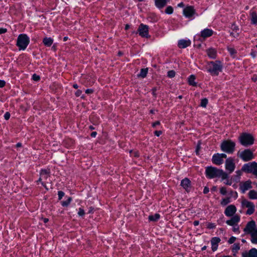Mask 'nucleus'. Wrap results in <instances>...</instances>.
<instances>
[{
  "label": "nucleus",
  "instance_id": "obj_1",
  "mask_svg": "<svg viewBox=\"0 0 257 257\" xmlns=\"http://www.w3.org/2000/svg\"><path fill=\"white\" fill-rule=\"evenodd\" d=\"M206 174L209 178L221 177L222 180L228 178V174L222 170L218 169L213 167H208L206 169Z\"/></svg>",
  "mask_w": 257,
  "mask_h": 257
},
{
  "label": "nucleus",
  "instance_id": "obj_2",
  "mask_svg": "<svg viewBox=\"0 0 257 257\" xmlns=\"http://www.w3.org/2000/svg\"><path fill=\"white\" fill-rule=\"evenodd\" d=\"M208 71L212 75H218L222 70V65L220 61L210 62L208 63Z\"/></svg>",
  "mask_w": 257,
  "mask_h": 257
},
{
  "label": "nucleus",
  "instance_id": "obj_3",
  "mask_svg": "<svg viewBox=\"0 0 257 257\" xmlns=\"http://www.w3.org/2000/svg\"><path fill=\"white\" fill-rule=\"evenodd\" d=\"M29 42V38L26 34H21L18 37L17 45L20 50H24L28 45Z\"/></svg>",
  "mask_w": 257,
  "mask_h": 257
},
{
  "label": "nucleus",
  "instance_id": "obj_4",
  "mask_svg": "<svg viewBox=\"0 0 257 257\" xmlns=\"http://www.w3.org/2000/svg\"><path fill=\"white\" fill-rule=\"evenodd\" d=\"M239 141L241 145L247 146L253 144L254 139L252 136L249 134H242L239 138Z\"/></svg>",
  "mask_w": 257,
  "mask_h": 257
},
{
  "label": "nucleus",
  "instance_id": "obj_5",
  "mask_svg": "<svg viewBox=\"0 0 257 257\" xmlns=\"http://www.w3.org/2000/svg\"><path fill=\"white\" fill-rule=\"evenodd\" d=\"M221 149L227 153H232L234 151L235 143L230 140L224 141L221 144Z\"/></svg>",
  "mask_w": 257,
  "mask_h": 257
},
{
  "label": "nucleus",
  "instance_id": "obj_6",
  "mask_svg": "<svg viewBox=\"0 0 257 257\" xmlns=\"http://www.w3.org/2000/svg\"><path fill=\"white\" fill-rule=\"evenodd\" d=\"M242 170L247 173H251L257 176V163L254 162L245 164L242 167Z\"/></svg>",
  "mask_w": 257,
  "mask_h": 257
},
{
  "label": "nucleus",
  "instance_id": "obj_7",
  "mask_svg": "<svg viewBox=\"0 0 257 257\" xmlns=\"http://www.w3.org/2000/svg\"><path fill=\"white\" fill-rule=\"evenodd\" d=\"M241 205L243 207L247 208L248 209L246 212L247 214L251 215L254 211V205L251 202L246 199H243L241 202Z\"/></svg>",
  "mask_w": 257,
  "mask_h": 257
},
{
  "label": "nucleus",
  "instance_id": "obj_8",
  "mask_svg": "<svg viewBox=\"0 0 257 257\" xmlns=\"http://www.w3.org/2000/svg\"><path fill=\"white\" fill-rule=\"evenodd\" d=\"M139 35L144 38H149L150 36L149 34V27L147 25L141 24L138 29Z\"/></svg>",
  "mask_w": 257,
  "mask_h": 257
},
{
  "label": "nucleus",
  "instance_id": "obj_9",
  "mask_svg": "<svg viewBox=\"0 0 257 257\" xmlns=\"http://www.w3.org/2000/svg\"><path fill=\"white\" fill-rule=\"evenodd\" d=\"M238 156L244 161H248L253 158L252 152L249 149L245 150L241 152Z\"/></svg>",
  "mask_w": 257,
  "mask_h": 257
},
{
  "label": "nucleus",
  "instance_id": "obj_10",
  "mask_svg": "<svg viewBox=\"0 0 257 257\" xmlns=\"http://www.w3.org/2000/svg\"><path fill=\"white\" fill-rule=\"evenodd\" d=\"M235 165L234 160L231 158L227 159L225 161V169L229 173H231L235 169Z\"/></svg>",
  "mask_w": 257,
  "mask_h": 257
},
{
  "label": "nucleus",
  "instance_id": "obj_11",
  "mask_svg": "<svg viewBox=\"0 0 257 257\" xmlns=\"http://www.w3.org/2000/svg\"><path fill=\"white\" fill-rule=\"evenodd\" d=\"M50 170H42L40 172V177L37 182H41L42 185L46 188L45 183L42 182V179L47 180L50 176Z\"/></svg>",
  "mask_w": 257,
  "mask_h": 257
},
{
  "label": "nucleus",
  "instance_id": "obj_12",
  "mask_svg": "<svg viewBox=\"0 0 257 257\" xmlns=\"http://www.w3.org/2000/svg\"><path fill=\"white\" fill-rule=\"evenodd\" d=\"M255 226V222L254 220L250 221L247 223L243 230L244 232L251 234L256 229Z\"/></svg>",
  "mask_w": 257,
  "mask_h": 257
},
{
  "label": "nucleus",
  "instance_id": "obj_13",
  "mask_svg": "<svg viewBox=\"0 0 257 257\" xmlns=\"http://www.w3.org/2000/svg\"><path fill=\"white\" fill-rule=\"evenodd\" d=\"M239 188L241 192L244 193L245 191L250 188H251V182L247 180L244 182H241L239 183Z\"/></svg>",
  "mask_w": 257,
  "mask_h": 257
},
{
  "label": "nucleus",
  "instance_id": "obj_14",
  "mask_svg": "<svg viewBox=\"0 0 257 257\" xmlns=\"http://www.w3.org/2000/svg\"><path fill=\"white\" fill-rule=\"evenodd\" d=\"M236 211V208L233 205H230L228 206L224 211L226 216L230 217L232 216Z\"/></svg>",
  "mask_w": 257,
  "mask_h": 257
},
{
  "label": "nucleus",
  "instance_id": "obj_15",
  "mask_svg": "<svg viewBox=\"0 0 257 257\" xmlns=\"http://www.w3.org/2000/svg\"><path fill=\"white\" fill-rule=\"evenodd\" d=\"M242 257H257V249L252 248L248 251H244L242 253Z\"/></svg>",
  "mask_w": 257,
  "mask_h": 257
},
{
  "label": "nucleus",
  "instance_id": "obj_16",
  "mask_svg": "<svg viewBox=\"0 0 257 257\" xmlns=\"http://www.w3.org/2000/svg\"><path fill=\"white\" fill-rule=\"evenodd\" d=\"M195 12V11L193 7L188 6L184 9L183 14L185 17L190 18L194 14Z\"/></svg>",
  "mask_w": 257,
  "mask_h": 257
},
{
  "label": "nucleus",
  "instance_id": "obj_17",
  "mask_svg": "<svg viewBox=\"0 0 257 257\" xmlns=\"http://www.w3.org/2000/svg\"><path fill=\"white\" fill-rule=\"evenodd\" d=\"M181 186L186 191L189 192L191 188V181L188 178H185L181 181Z\"/></svg>",
  "mask_w": 257,
  "mask_h": 257
},
{
  "label": "nucleus",
  "instance_id": "obj_18",
  "mask_svg": "<svg viewBox=\"0 0 257 257\" xmlns=\"http://www.w3.org/2000/svg\"><path fill=\"white\" fill-rule=\"evenodd\" d=\"M240 220V217L238 215H235L232 217V218L226 221V223L230 226H234L237 225L238 222Z\"/></svg>",
  "mask_w": 257,
  "mask_h": 257
},
{
  "label": "nucleus",
  "instance_id": "obj_19",
  "mask_svg": "<svg viewBox=\"0 0 257 257\" xmlns=\"http://www.w3.org/2000/svg\"><path fill=\"white\" fill-rule=\"evenodd\" d=\"M207 56L211 59H215L217 57V50L213 48H210L206 50Z\"/></svg>",
  "mask_w": 257,
  "mask_h": 257
},
{
  "label": "nucleus",
  "instance_id": "obj_20",
  "mask_svg": "<svg viewBox=\"0 0 257 257\" xmlns=\"http://www.w3.org/2000/svg\"><path fill=\"white\" fill-rule=\"evenodd\" d=\"M213 34V31L209 29H205L201 32L200 36L204 39L211 36Z\"/></svg>",
  "mask_w": 257,
  "mask_h": 257
},
{
  "label": "nucleus",
  "instance_id": "obj_21",
  "mask_svg": "<svg viewBox=\"0 0 257 257\" xmlns=\"http://www.w3.org/2000/svg\"><path fill=\"white\" fill-rule=\"evenodd\" d=\"M212 160L214 164L217 165H220L223 162V160L221 159L219 154H216L213 155Z\"/></svg>",
  "mask_w": 257,
  "mask_h": 257
},
{
  "label": "nucleus",
  "instance_id": "obj_22",
  "mask_svg": "<svg viewBox=\"0 0 257 257\" xmlns=\"http://www.w3.org/2000/svg\"><path fill=\"white\" fill-rule=\"evenodd\" d=\"M191 44V41L189 40H181L178 42V47L180 48H185Z\"/></svg>",
  "mask_w": 257,
  "mask_h": 257
},
{
  "label": "nucleus",
  "instance_id": "obj_23",
  "mask_svg": "<svg viewBox=\"0 0 257 257\" xmlns=\"http://www.w3.org/2000/svg\"><path fill=\"white\" fill-rule=\"evenodd\" d=\"M220 239L218 237H213L212 238L211 242L212 245V249L213 251H215L218 247V243L220 242Z\"/></svg>",
  "mask_w": 257,
  "mask_h": 257
},
{
  "label": "nucleus",
  "instance_id": "obj_24",
  "mask_svg": "<svg viewBox=\"0 0 257 257\" xmlns=\"http://www.w3.org/2000/svg\"><path fill=\"white\" fill-rule=\"evenodd\" d=\"M170 0H155V5L157 8L162 9L165 7L167 3Z\"/></svg>",
  "mask_w": 257,
  "mask_h": 257
},
{
  "label": "nucleus",
  "instance_id": "obj_25",
  "mask_svg": "<svg viewBox=\"0 0 257 257\" xmlns=\"http://www.w3.org/2000/svg\"><path fill=\"white\" fill-rule=\"evenodd\" d=\"M250 241L253 244H257V229L254 230L250 234Z\"/></svg>",
  "mask_w": 257,
  "mask_h": 257
},
{
  "label": "nucleus",
  "instance_id": "obj_26",
  "mask_svg": "<svg viewBox=\"0 0 257 257\" xmlns=\"http://www.w3.org/2000/svg\"><path fill=\"white\" fill-rule=\"evenodd\" d=\"M232 29L233 32L232 33H231L230 35L234 38L238 37L239 36V33H238L239 28H238V27L235 25H233L232 26Z\"/></svg>",
  "mask_w": 257,
  "mask_h": 257
},
{
  "label": "nucleus",
  "instance_id": "obj_27",
  "mask_svg": "<svg viewBox=\"0 0 257 257\" xmlns=\"http://www.w3.org/2000/svg\"><path fill=\"white\" fill-rule=\"evenodd\" d=\"M43 42L46 46L50 47L53 44V40L51 38L45 37L43 39Z\"/></svg>",
  "mask_w": 257,
  "mask_h": 257
},
{
  "label": "nucleus",
  "instance_id": "obj_28",
  "mask_svg": "<svg viewBox=\"0 0 257 257\" xmlns=\"http://www.w3.org/2000/svg\"><path fill=\"white\" fill-rule=\"evenodd\" d=\"M148 72V68H143L141 70L140 74H138V77L144 78L146 77Z\"/></svg>",
  "mask_w": 257,
  "mask_h": 257
},
{
  "label": "nucleus",
  "instance_id": "obj_29",
  "mask_svg": "<svg viewBox=\"0 0 257 257\" xmlns=\"http://www.w3.org/2000/svg\"><path fill=\"white\" fill-rule=\"evenodd\" d=\"M248 197L251 199H257V192L255 190H250L248 194Z\"/></svg>",
  "mask_w": 257,
  "mask_h": 257
},
{
  "label": "nucleus",
  "instance_id": "obj_30",
  "mask_svg": "<svg viewBox=\"0 0 257 257\" xmlns=\"http://www.w3.org/2000/svg\"><path fill=\"white\" fill-rule=\"evenodd\" d=\"M195 77L193 75H191L189 78H188V82L190 85H192L193 86H196V83L195 81Z\"/></svg>",
  "mask_w": 257,
  "mask_h": 257
},
{
  "label": "nucleus",
  "instance_id": "obj_31",
  "mask_svg": "<svg viewBox=\"0 0 257 257\" xmlns=\"http://www.w3.org/2000/svg\"><path fill=\"white\" fill-rule=\"evenodd\" d=\"M160 218V215L159 214H155L154 215H150L149 216V219L150 221H156Z\"/></svg>",
  "mask_w": 257,
  "mask_h": 257
},
{
  "label": "nucleus",
  "instance_id": "obj_32",
  "mask_svg": "<svg viewBox=\"0 0 257 257\" xmlns=\"http://www.w3.org/2000/svg\"><path fill=\"white\" fill-rule=\"evenodd\" d=\"M251 22L253 24L257 23V14L255 12H252L251 14Z\"/></svg>",
  "mask_w": 257,
  "mask_h": 257
},
{
  "label": "nucleus",
  "instance_id": "obj_33",
  "mask_svg": "<svg viewBox=\"0 0 257 257\" xmlns=\"http://www.w3.org/2000/svg\"><path fill=\"white\" fill-rule=\"evenodd\" d=\"M227 50L229 52L231 56L234 57L236 53V51L232 47H228Z\"/></svg>",
  "mask_w": 257,
  "mask_h": 257
},
{
  "label": "nucleus",
  "instance_id": "obj_34",
  "mask_svg": "<svg viewBox=\"0 0 257 257\" xmlns=\"http://www.w3.org/2000/svg\"><path fill=\"white\" fill-rule=\"evenodd\" d=\"M71 200H72L71 197H68V198L67 199V200L64 201H62L61 202L62 205L63 206H68V205L71 202Z\"/></svg>",
  "mask_w": 257,
  "mask_h": 257
},
{
  "label": "nucleus",
  "instance_id": "obj_35",
  "mask_svg": "<svg viewBox=\"0 0 257 257\" xmlns=\"http://www.w3.org/2000/svg\"><path fill=\"white\" fill-rule=\"evenodd\" d=\"M229 202H230V198H226L223 199L222 200V201H221L220 203L222 206H225L227 204H228Z\"/></svg>",
  "mask_w": 257,
  "mask_h": 257
},
{
  "label": "nucleus",
  "instance_id": "obj_36",
  "mask_svg": "<svg viewBox=\"0 0 257 257\" xmlns=\"http://www.w3.org/2000/svg\"><path fill=\"white\" fill-rule=\"evenodd\" d=\"M208 102V99L206 98L202 99L201 101L200 106L203 107H206Z\"/></svg>",
  "mask_w": 257,
  "mask_h": 257
},
{
  "label": "nucleus",
  "instance_id": "obj_37",
  "mask_svg": "<svg viewBox=\"0 0 257 257\" xmlns=\"http://www.w3.org/2000/svg\"><path fill=\"white\" fill-rule=\"evenodd\" d=\"M240 248L239 243H234L232 246V251L233 252H237Z\"/></svg>",
  "mask_w": 257,
  "mask_h": 257
},
{
  "label": "nucleus",
  "instance_id": "obj_38",
  "mask_svg": "<svg viewBox=\"0 0 257 257\" xmlns=\"http://www.w3.org/2000/svg\"><path fill=\"white\" fill-rule=\"evenodd\" d=\"M173 12V9L171 6H168L165 10V13L167 14H171Z\"/></svg>",
  "mask_w": 257,
  "mask_h": 257
},
{
  "label": "nucleus",
  "instance_id": "obj_39",
  "mask_svg": "<svg viewBox=\"0 0 257 257\" xmlns=\"http://www.w3.org/2000/svg\"><path fill=\"white\" fill-rule=\"evenodd\" d=\"M176 73L174 70H170L168 72L167 76L170 78H173L175 77Z\"/></svg>",
  "mask_w": 257,
  "mask_h": 257
},
{
  "label": "nucleus",
  "instance_id": "obj_40",
  "mask_svg": "<svg viewBox=\"0 0 257 257\" xmlns=\"http://www.w3.org/2000/svg\"><path fill=\"white\" fill-rule=\"evenodd\" d=\"M220 192L222 195H225L227 193L226 189L224 187H222L220 189Z\"/></svg>",
  "mask_w": 257,
  "mask_h": 257
},
{
  "label": "nucleus",
  "instance_id": "obj_41",
  "mask_svg": "<svg viewBox=\"0 0 257 257\" xmlns=\"http://www.w3.org/2000/svg\"><path fill=\"white\" fill-rule=\"evenodd\" d=\"M94 90L92 89H88L85 90V94L87 95H91L93 94Z\"/></svg>",
  "mask_w": 257,
  "mask_h": 257
},
{
  "label": "nucleus",
  "instance_id": "obj_42",
  "mask_svg": "<svg viewBox=\"0 0 257 257\" xmlns=\"http://www.w3.org/2000/svg\"><path fill=\"white\" fill-rule=\"evenodd\" d=\"M32 77L34 81H39L40 79V76L36 74H33Z\"/></svg>",
  "mask_w": 257,
  "mask_h": 257
},
{
  "label": "nucleus",
  "instance_id": "obj_43",
  "mask_svg": "<svg viewBox=\"0 0 257 257\" xmlns=\"http://www.w3.org/2000/svg\"><path fill=\"white\" fill-rule=\"evenodd\" d=\"M59 199L61 200L62 197L64 196V193L63 191H60L58 193Z\"/></svg>",
  "mask_w": 257,
  "mask_h": 257
},
{
  "label": "nucleus",
  "instance_id": "obj_44",
  "mask_svg": "<svg viewBox=\"0 0 257 257\" xmlns=\"http://www.w3.org/2000/svg\"><path fill=\"white\" fill-rule=\"evenodd\" d=\"M215 225L214 223H208L207 224V228L209 229L214 228H215Z\"/></svg>",
  "mask_w": 257,
  "mask_h": 257
},
{
  "label": "nucleus",
  "instance_id": "obj_45",
  "mask_svg": "<svg viewBox=\"0 0 257 257\" xmlns=\"http://www.w3.org/2000/svg\"><path fill=\"white\" fill-rule=\"evenodd\" d=\"M78 214L79 216H83L85 214L84 210L82 208H79Z\"/></svg>",
  "mask_w": 257,
  "mask_h": 257
},
{
  "label": "nucleus",
  "instance_id": "obj_46",
  "mask_svg": "<svg viewBox=\"0 0 257 257\" xmlns=\"http://www.w3.org/2000/svg\"><path fill=\"white\" fill-rule=\"evenodd\" d=\"M235 240H236V237L232 236L229 239L228 242L229 243L231 244V243H233L235 241Z\"/></svg>",
  "mask_w": 257,
  "mask_h": 257
},
{
  "label": "nucleus",
  "instance_id": "obj_47",
  "mask_svg": "<svg viewBox=\"0 0 257 257\" xmlns=\"http://www.w3.org/2000/svg\"><path fill=\"white\" fill-rule=\"evenodd\" d=\"M5 118L6 120H8L10 117V113L9 112H7L4 115Z\"/></svg>",
  "mask_w": 257,
  "mask_h": 257
},
{
  "label": "nucleus",
  "instance_id": "obj_48",
  "mask_svg": "<svg viewBox=\"0 0 257 257\" xmlns=\"http://www.w3.org/2000/svg\"><path fill=\"white\" fill-rule=\"evenodd\" d=\"M233 231L234 232H239V227L237 226V225L233 226Z\"/></svg>",
  "mask_w": 257,
  "mask_h": 257
},
{
  "label": "nucleus",
  "instance_id": "obj_49",
  "mask_svg": "<svg viewBox=\"0 0 257 257\" xmlns=\"http://www.w3.org/2000/svg\"><path fill=\"white\" fill-rule=\"evenodd\" d=\"M162 132L161 131H156L155 132V134L157 137H159L161 134Z\"/></svg>",
  "mask_w": 257,
  "mask_h": 257
},
{
  "label": "nucleus",
  "instance_id": "obj_50",
  "mask_svg": "<svg viewBox=\"0 0 257 257\" xmlns=\"http://www.w3.org/2000/svg\"><path fill=\"white\" fill-rule=\"evenodd\" d=\"M242 170H238L236 172V176L239 177L241 176V174H242Z\"/></svg>",
  "mask_w": 257,
  "mask_h": 257
},
{
  "label": "nucleus",
  "instance_id": "obj_51",
  "mask_svg": "<svg viewBox=\"0 0 257 257\" xmlns=\"http://www.w3.org/2000/svg\"><path fill=\"white\" fill-rule=\"evenodd\" d=\"M6 84V82L4 80H0V87H3Z\"/></svg>",
  "mask_w": 257,
  "mask_h": 257
},
{
  "label": "nucleus",
  "instance_id": "obj_52",
  "mask_svg": "<svg viewBox=\"0 0 257 257\" xmlns=\"http://www.w3.org/2000/svg\"><path fill=\"white\" fill-rule=\"evenodd\" d=\"M82 93V92L81 90H77V91L75 93V94L77 96H79L80 95H81Z\"/></svg>",
  "mask_w": 257,
  "mask_h": 257
},
{
  "label": "nucleus",
  "instance_id": "obj_53",
  "mask_svg": "<svg viewBox=\"0 0 257 257\" xmlns=\"http://www.w3.org/2000/svg\"><path fill=\"white\" fill-rule=\"evenodd\" d=\"M7 30L6 29L0 28V34H4L7 32Z\"/></svg>",
  "mask_w": 257,
  "mask_h": 257
},
{
  "label": "nucleus",
  "instance_id": "obj_54",
  "mask_svg": "<svg viewBox=\"0 0 257 257\" xmlns=\"http://www.w3.org/2000/svg\"><path fill=\"white\" fill-rule=\"evenodd\" d=\"M160 124V122L159 121H157L155 122H154L153 124H152V126L155 127L156 125H159Z\"/></svg>",
  "mask_w": 257,
  "mask_h": 257
},
{
  "label": "nucleus",
  "instance_id": "obj_55",
  "mask_svg": "<svg viewBox=\"0 0 257 257\" xmlns=\"http://www.w3.org/2000/svg\"><path fill=\"white\" fill-rule=\"evenodd\" d=\"M226 182H224V183L226 184V185H231V184H232V182L230 180H227V179H226Z\"/></svg>",
  "mask_w": 257,
  "mask_h": 257
},
{
  "label": "nucleus",
  "instance_id": "obj_56",
  "mask_svg": "<svg viewBox=\"0 0 257 257\" xmlns=\"http://www.w3.org/2000/svg\"><path fill=\"white\" fill-rule=\"evenodd\" d=\"M209 188L207 187H205L203 190V193L204 194H207L209 192Z\"/></svg>",
  "mask_w": 257,
  "mask_h": 257
},
{
  "label": "nucleus",
  "instance_id": "obj_57",
  "mask_svg": "<svg viewBox=\"0 0 257 257\" xmlns=\"http://www.w3.org/2000/svg\"><path fill=\"white\" fill-rule=\"evenodd\" d=\"M220 155L221 158L222 160H223V158H226L227 157V156L225 154H219Z\"/></svg>",
  "mask_w": 257,
  "mask_h": 257
},
{
  "label": "nucleus",
  "instance_id": "obj_58",
  "mask_svg": "<svg viewBox=\"0 0 257 257\" xmlns=\"http://www.w3.org/2000/svg\"><path fill=\"white\" fill-rule=\"evenodd\" d=\"M200 149V144H198L197 145L196 149V152L197 155L198 154V152H199Z\"/></svg>",
  "mask_w": 257,
  "mask_h": 257
},
{
  "label": "nucleus",
  "instance_id": "obj_59",
  "mask_svg": "<svg viewBox=\"0 0 257 257\" xmlns=\"http://www.w3.org/2000/svg\"><path fill=\"white\" fill-rule=\"evenodd\" d=\"M257 55V53L255 52H252L251 53V55L253 58H255Z\"/></svg>",
  "mask_w": 257,
  "mask_h": 257
},
{
  "label": "nucleus",
  "instance_id": "obj_60",
  "mask_svg": "<svg viewBox=\"0 0 257 257\" xmlns=\"http://www.w3.org/2000/svg\"><path fill=\"white\" fill-rule=\"evenodd\" d=\"M96 135H97V133H96V132H92V133L91 134V136L92 137L94 138V137H95V136H96Z\"/></svg>",
  "mask_w": 257,
  "mask_h": 257
},
{
  "label": "nucleus",
  "instance_id": "obj_61",
  "mask_svg": "<svg viewBox=\"0 0 257 257\" xmlns=\"http://www.w3.org/2000/svg\"><path fill=\"white\" fill-rule=\"evenodd\" d=\"M134 155L135 157H139V153L138 152H135L134 153Z\"/></svg>",
  "mask_w": 257,
  "mask_h": 257
},
{
  "label": "nucleus",
  "instance_id": "obj_62",
  "mask_svg": "<svg viewBox=\"0 0 257 257\" xmlns=\"http://www.w3.org/2000/svg\"><path fill=\"white\" fill-rule=\"evenodd\" d=\"M199 221H197V220L194 221L193 222V224L195 226L198 225L199 224Z\"/></svg>",
  "mask_w": 257,
  "mask_h": 257
},
{
  "label": "nucleus",
  "instance_id": "obj_63",
  "mask_svg": "<svg viewBox=\"0 0 257 257\" xmlns=\"http://www.w3.org/2000/svg\"><path fill=\"white\" fill-rule=\"evenodd\" d=\"M252 80L254 82H255V81L257 80V76H254L252 78Z\"/></svg>",
  "mask_w": 257,
  "mask_h": 257
},
{
  "label": "nucleus",
  "instance_id": "obj_64",
  "mask_svg": "<svg viewBox=\"0 0 257 257\" xmlns=\"http://www.w3.org/2000/svg\"><path fill=\"white\" fill-rule=\"evenodd\" d=\"M45 223H47L48 221V219L46 218H42Z\"/></svg>",
  "mask_w": 257,
  "mask_h": 257
}]
</instances>
